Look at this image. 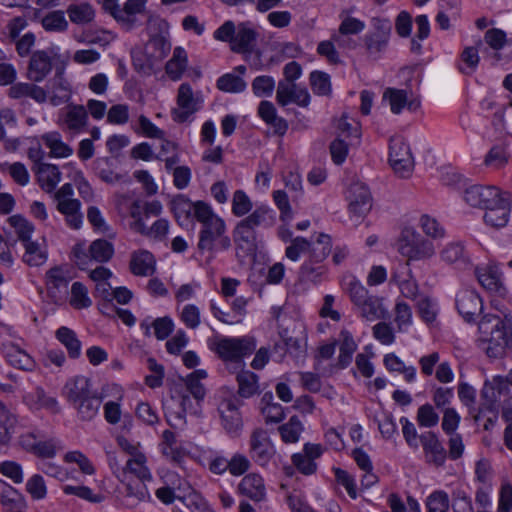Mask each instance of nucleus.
<instances>
[{"instance_id":"1","label":"nucleus","mask_w":512,"mask_h":512,"mask_svg":"<svg viewBox=\"0 0 512 512\" xmlns=\"http://www.w3.org/2000/svg\"><path fill=\"white\" fill-rule=\"evenodd\" d=\"M196 220L201 224L197 245L201 252H208L211 256H214L216 253L228 250L231 247L225 221L214 213L209 204L199 203L197 205Z\"/></svg>"},{"instance_id":"2","label":"nucleus","mask_w":512,"mask_h":512,"mask_svg":"<svg viewBox=\"0 0 512 512\" xmlns=\"http://www.w3.org/2000/svg\"><path fill=\"white\" fill-rule=\"evenodd\" d=\"M65 395L79 421L90 422L98 416L102 396L93 389L89 378L78 375L69 379L65 384Z\"/></svg>"},{"instance_id":"3","label":"nucleus","mask_w":512,"mask_h":512,"mask_svg":"<svg viewBox=\"0 0 512 512\" xmlns=\"http://www.w3.org/2000/svg\"><path fill=\"white\" fill-rule=\"evenodd\" d=\"M480 339L488 343L487 354L497 357L512 348V331L498 316H485L479 324Z\"/></svg>"},{"instance_id":"4","label":"nucleus","mask_w":512,"mask_h":512,"mask_svg":"<svg viewBox=\"0 0 512 512\" xmlns=\"http://www.w3.org/2000/svg\"><path fill=\"white\" fill-rule=\"evenodd\" d=\"M114 245L106 239H96L88 248L77 243L71 251V260L80 270H88L92 262L107 263L114 255Z\"/></svg>"},{"instance_id":"5","label":"nucleus","mask_w":512,"mask_h":512,"mask_svg":"<svg viewBox=\"0 0 512 512\" xmlns=\"http://www.w3.org/2000/svg\"><path fill=\"white\" fill-rule=\"evenodd\" d=\"M256 349L253 337H221L215 342V352L225 362L243 364V358L252 354Z\"/></svg>"},{"instance_id":"6","label":"nucleus","mask_w":512,"mask_h":512,"mask_svg":"<svg viewBox=\"0 0 512 512\" xmlns=\"http://www.w3.org/2000/svg\"><path fill=\"white\" fill-rule=\"evenodd\" d=\"M372 30L364 36V47L368 56L379 59L386 51L392 31V23L387 18L374 17L371 20Z\"/></svg>"},{"instance_id":"7","label":"nucleus","mask_w":512,"mask_h":512,"mask_svg":"<svg viewBox=\"0 0 512 512\" xmlns=\"http://www.w3.org/2000/svg\"><path fill=\"white\" fill-rule=\"evenodd\" d=\"M398 251L408 261L405 266H409L412 260H425L431 258L435 254L433 243L422 237L420 234L411 233L403 235L399 241Z\"/></svg>"},{"instance_id":"8","label":"nucleus","mask_w":512,"mask_h":512,"mask_svg":"<svg viewBox=\"0 0 512 512\" xmlns=\"http://www.w3.org/2000/svg\"><path fill=\"white\" fill-rule=\"evenodd\" d=\"M276 453L274 444L267 430L256 428L249 438V455L258 465L265 467Z\"/></svg>"},{"instance_id":"9","label":"nucleus","mask_w":512,"mask_h":512,"mask_svg":"<svg viewBox=\"0 0 512 512\" xmlns=\"http://www.w3.org/2000/svg\"><path fill=\"white\" fill-rule=\"evenodd\" d=\"M389 162L400 177L406 178L410 175L414 167V159L409 145L400 136L390 139Z\"/></svg>"},{"instance_id":"10","label":"nucleus","mask_w":512,"mask_h":512,"mask_svg":"<svg viewBox=\"0 0 512 512\" xmlns=\"http://www.w3.org/2000/svg\"><path fill=\"white\" fill-rule=\"evenodd\" d=\"M203 100L199 93H194L188 83H182L178 88L177 108L173 109L172 116L178 123L186 122L191 115L202 107Z\"/></svg>"},{"instance_id":"11","label":"nucleus","mask_w":512,"mask_h":512,"mask_svg":"<svg viewBox=\"0 0 512 512\" xmlns=\"http://www.w3.org/2000/svg\"><path fill=\"white\" fill-rule=\"evenodd\" d=\"M56 57L57 52L54 48L34 51L28 63L27 78L35 83L44 81L51 73Z\"/></svg>"},{"instance_id":"12","label":"nucleus","mask_w":512,"mask_h":512,"mask_svg":"<svg viewBox=\"0 0 512 512\" xmlns=\"http://www.w3.org/2000/svg\"><path fill=\"white\" fill-rule=\"evenodd\" d=\"M241 401L237 397L223 399L218 407L224 430L232 437H237L243 428V421L239 406Z\"/></svg>"},{"instance_id":"13","label":"nucleus","mask_w":512,"mask_h":512,"mask_svg":"<svg viewBox=\"0 0 512 512\" xmlns=\"http://www.w3.org/2000/svg\"><path fill=\"white\" fill-rule=\"evenodd\" d=\"M503 194L495 186L472 185L464 191L463 199L472 207L486 209L500 202Z\"/></svg>"},{"instance_id":"14","label":"nucleus","mask_w":512,"mask_h":512,"mask_svg":"<svg viewBox=\"0 0 512 512\" xmlns=\"http://www.w3.org/2000/svg\"><path fill=\"white\" fill-rule=\"evenodd\" d=\"M311 96L307 88L291 83L289 81H279L276 91L277 103L285 107L290 103H294L299 107H308Z\"/></svg>"},{"instance_id":"15","label":"nucleus","mask_w":512,"mask_h":512,"mask_svg":"<svg viewBox=\"0 0 512 512\" xmlns=\"http://www.w3.org/2000/svg\"><path fill=\"white\" fill-rule=\"evenodd\" d=\"M349 211L358 218L365 216L372 207L369 188L362 182H353L348 189Z\"/></svg>"},{"instance_id":"16","label":"nucleus","mask_w":512,"mask_h":512,"mask_svg":"<svg viewBox=\"0 0 512 512\" xmlns=\"http://www.w3.org/2000/svg\"><path fill=\"white\" fill-rule=\"evenodd\" d=\"M323 454V447L320 444L305 443L302 452L294 453L291 456L292 464L303 475L309 476L317 471L316 459Z\"/></svg>"},{"instance_id":"17","label":"nucleus","mask_w":512,"mask_h":512,"mask_svg":"<svg viewBox=\"0 0 512 512\" xmlns=\"http://www.w3.org/2000/svg\"><path fill=\"white\" fill-rule=\"evenodd\" d=\"M48 98L53 106L67 103L72 96V87L65 77L64 68H57L53 78L47 83Z\"/></svg>"},{"instance_id":"18","label":"nucleus","mask_w":512,"mask_h":512,"mask_svg":"<svg viewBox=\"0 0 512 512\" xmlns=\"http://www.w3.org/2000/svg\"><path fill=\"white\" fill-rule=\"evenodd\" d=\"M456 307L465 321L474 322L476 317L482 312V299L476 291L465 289L457 294Z\"/></svg>"},{"instance_id":"19","label":"nucleus","mask_w":512,"mask_h":512,"mask_svg":"<svg viewBox=\"0 0 512 512\" xmlns=\"http://www.w3.org/2000/svg\"><path fill=\"white\" fill-rule=\"evenodd\" d=\"M258 37L259 33L252 22H241L237 25L231 50L240 54L252 53L256 46Z\"/></svg>"},{"instance_id":"20","label":"nucleus","mask_w":512,"mask_h":512,"mask_svg":"<svg viewBox=\"0 0 512 512\" xmlns=\"http://www.w3.org/2000/svg\"><path fill=\"white\" fill-rule=\"evenodd\" d=\"M511 201L512 194L505 192V194L500 197V202L485 209L483 216L484 222L493 228L505 227L510 217Z\"/></svg>"},{"instance_id":"21","label":"nucleus","mask_w":512,"mask_h":512,"mask_svg":"<svg viewBox=\"0 0 512 512\" xmlns=\"http://www.w3.org/2000/svg\"><path fill=\"white\" fill-rule=\"evenodd\" d=\"M419 441L423 447L426 461L436 467L444 465L447 452L435 433L428 431L419 436Z\"/></svg>"},{"instance_id":"22","label":"nucleus","mask_w":512,"mask_h":512,"mask_svg":"<svg viewBox=\"0 0 512 512\" xmlns=\"http://www.w3.org/2000/svg\"><path fill=\"white\" fill-rule=\"evenodd\" d=\"M165 485L159 487L155 495L164 504H172L176 498L182 499L177 492H185L190 489L189 484L181 479L176 473L168 472L165 475Z\"/></svg>"},{"instance_id":"23","label":"nucleus","mask_w":512,"mask_h":512,"mask_svg":"<svg viewBox=\"0 0 512 512\" xmlns=\"http://www.w3.org/2000/svg\"><path fill=\"white\" fill-rule=\"evenodd\" d=\"M61 124L74 134L83 131L88 122V112L83 105L70 104L61 114Z\"/></svg>"},{"instance_id":"24","label":"nucleus","mask_w":512,"mask_h":512,"mask_svg":"<svg viewBox=\"0 0 512 512\" xmlns=\"http://www.w3.org/2000/svg\"><path fill=\"white\" fill-rule=\"evenodd\" d=\"M233 238L237 251H241L243 256L256 253L258 249V234L256 230L247 227L240 221L234 228Z\"/></svg>"},{"instance_id":"25","label":"nucleus","mask_w":512,"mask_h":512,"mask_svg":"<svg viewBox=\"0 0 512 512\" xmlns=\"http://www.w3.org/2000/svg\"><path fill=\"white\" fill-rule=\"evenodd\" d=\"M475 275L483 288L486 290L504 295L506 289L502 281V273L499 268L495 265H486L483 267H477L475 269Z\"/></svg>"},{"instance_id":"26","label":"nucleus","mask_w":512,"mask_h":512,"mask_svg":"<svg viewBox=\"0 0 512 512\" xmlns=\"http://www.w3.org/2000/svg\"><path fill=\"white\" fill-rule=\"evenodd\" d=\"M33 172L37 176V181L46 193H52L62 179V174L57 165L54 164H39L32 166Z\"/></svg>"},{"instance_id":"27","label":"nucleus","mask_w":512,"mask_h":512,"mask_svg":"<svg viewBox=\"0 0 512 512\" xmlns=\"http://www.w3.org/2000/svg\"><path fill=\"white\" fill-rule=\"evenodd\" d=\"M258 114L261 119L273 129V133L283 136L288 130V122L277 114L274 104L263 100L258 106Z\"/></svg>"},{"instance_id":"28","label":"nucleus","mask_w":512,"mask_h":512,"mask_svg":"<svg viewBox=\"0 0 512 512\" xmlns=\"http://www.w3.org/2000/svg\"><path fill=\"white\" fill-rule=\"evenodd\" d=\"M3 354L6 361L16 369L32 371L35 368L33 358L13 343L3 344Z\"/></svg>"},{"instance_id":"29","label":"nucleus","mask_w":512,"mask_h":512,"mask_svg":"<svg viewBox=\"0 0 512 512\" xmlns=\"http://www.w3.org/2000/svg\"><path fill=\"white\" fill-rule=\"evenodd\" d=\"M96 175L107 184L131 183L127 173H117L112 169L113 162L108 157H100L93 162Z\"/></svg>"},{"instance_id":"30","label":"nucleus","mask_w":512,"mask_h":512,"mask_svg":"<svg viewBox=\"0 0 512 512\" xmlns=\"http://www.w3.org/2000/svg\"><path fill=\"white\" fill-rule=\"evenodd\" d=\"M148 0H126L122 7L121 28L127 32L140 26L138 15L144 13Z\"/></svg>"},{"instance_id":"31","label":"nucleus","mask_w":512,"mask_h":512,"mask_svg":"<svg viewBox=\"0 0 512 512\" xmlns=\"http://www.w3.org/2000/svg\"><path fill=\"white\" fill-rule=\"evenodd\" d=\"M151 496L145 482L128 479L125 483L124 499L129 508L137 507L141 502L150 500Z\"/></svg>"},{"instance_id":"32","label":"nucleus","mask_w":512,"mask_h":512,"mask_svg":"<svg viewBox=\"0 0 512 512\" xmlns=\"http://www.w3.org/2000/svg\"><path fill=\"white\" fill-rule=\"evenodd\" d=\"M56 209L65 217L66 224L72 229H79L83 223L81 202L78 199L55 201Z\"/></svg>"},{"instance_id":"33","label":"nucleus","mask_w":512,"mask_h":512,"mask_svg":"<svg viewBox=\"0 0 512 512\" xmlns=\"http://www.w3.org/2000/svg\"><path fill=\"white\" fill-rule=\"evenodd\" d=\"M275 220L274 210L266 205H261L256 207V209L250 215L242 219L241 222L247 227L257 231L259 227H271L275 223Z\"/></svg>"},{"instance_id":"34","label":"nucleus","mask_w":512,"mask_h":512,"mask_svg":"<svg viewBox=\"0 0 512 512\" xmlns=\"http://www.w3.org/2000/svg\"><path fill=\"white\" fill-rule=\"evenodd\" d=\"M240 492L254 501H261L265 497V485L259 474L246 475L239 484Z\"/></svg>"},{"instance_id":"35","label":"nucleus","mask_w":512,"mask_h":512,"mask_svg":"<svg viewBox=\"0 0 512 512\" xmlns=\"http://www.w3.org/2000/svg\"><path fill=\"white\" fill-rule=\"evenodd\" d=\"M18 417L0 402V448L10 444Z\"/></svg>"},{"instance_id":"36","label":"nucleus","mask_w":512,"mask_h":512,"mask_svg":"<svg viewBox=\"0 0 512 512\" xmlns=\"http://www.w3.org/2000/svg\"><path fill=\"white\" fill-rule=\"evenodd\" d=\"M391 280L398 285L401 294L405 298L415 299L418 295V284L413 279L409 267L404 266L401 270L394 272Z\"/></svg>"},{"instance_id":"37","label":"nucleus","mask_w":512,"mask_h":512,"mask_svg":"<svg viewBox=\"0 0 512 512\" xmlns=\"http://www.w3.org/2000/svg\"><path fill=\"white\" fill-rule=\"evenodd\" d=\"M154 256L148 251H138L131 255L130 271L136 276H149L154 272Z\"/></svg>"},{"instance_id":"38","label":"nucleus","mask_w":512,"mask_h":512,"mask_svg":"<svg viewBox=\"0 0 512 512\" xmlns=\"http://www.w3.org/2000/svg\"><path fill=\"white\" fill-rule=\"evenodd\" d=\"M199 203L203 201L192 202L183 195L176 197L172 201V211L177 221L183 225L188 222L192 217L196 219V210Z\"/></svg>"},{"instance_id":"39","label":"nucleus","mask_w":512,"mask_h":512,"mask_svg":"<svg viewBox=\"0 0 512 512\" xmlns=\"http://www.w3.org/2000/svg\"><path fill=\"white\" fill-rule=\"evenodd\" d=\"M43 143L50 149V157L67 158L73 154V149L62 141L59 132H49L41 137Z\"/></svg>"},{"instance_id":"40","label":"nucleus","mask_w":512,"mask_h":512,"mask_svg":"<svg viewBox=\"0 0 512 512\" xmlns=\"http://www.w3.org/2000/svg\"><path fill=\"white\" fill-rule=\"evenodd\" d=\"M151 327L154 329V334L158 340L166 339L174 328V323L170 317L156 318L153 322H149L147 319L140 323V328L144 331L146 336L151 335Z\"/></svg>"},{"instance_id":"41","label":"nucleus","mask_w":512,"mask_h":512,"mask_svg":"<svg viewBox=\"0 0 512 512\" xmlns=\"http://www.w3.org/2000/svg\"><path fill=\"white\" fill-rule=\"evenodd\" d=\"M25 252L23 254V261L29 266L43 265L47 260V251L44 244L37 241L29 240L22 243Z\"/></svg>"},{"instance_id":"42","label":"nucleus","mask_w":512,"mask_h":512,"mask_svg":"<svg viewBox=\"0 0 512 512\" xmlns=\"http://www.w3.org/2000/svg\"><path fill=\"white\" fill-rule=\"evenodd\" d=\"M340 347L338 356V366L346 368L352 361V356L357 349L352 334L348 330H342L339 335Z\"/></svg>"},{"instance_id":"43","label":"nucleus","mask_w":512,"mask_h":512,"mask_svg":"<svg viewBox=\"0 0 512 512\" xmlns=\"http://www.w3.org/2000/svg\"><path fill=\"white\" fill-rule=\"evenodd\" d=\"M56 338L65 346L71 358L76 359L81 355V342L72 329L66 326L60 327L56 331Z\"/></svg>"},{"instance_id":"44","label":"nucleus","mask_w":512,"mask_h":512,"mask_svg":"<svg viewBox=\"0 0 512 512\" xmlns=\"http://www.w3.org/2000/svg\"><path fill=\"white\" fill-rule=\"evenodd\" d=\"M238 394L243 398H250L259 391L258 376L249 370H241L237 374Z\"/></svg>"},{"instance_id":"45","label":"nucleus","mask_w":512,"mask_h":512,"mask_svg":"<svg viewBox=\"0 0 512 512\" xmlns=\"http://www.w3.org/2000/svg\"><path fill=\"white\" fill-rule=\"evenodd\" d=\"M67 14L72 23L84 25L93 21L95 17V10L88 2H81L79 4H71L67 8Z\"/></svg>"},{"instance_id":"46","label":"nucleus","mask_w":512,"mask_h":512,"mask_svg":"<svg viewBox=\"0 0 512 512\" xmlns=\"http://www.w3.org/2000/svg\"><path fill=\"white\" fill-rule=\"evenodd\" d=\"M187 53L182 47H176L172 58L166 64V73L172 80H179L187 67Z\"/></svg>"},{"instance_id":"47","label":"nucleus","mask_w":512,"mask_h":512,"mask_svg":"<svg viewBox=\"0 0 512 512\" xmlns=\"http://www.w3.org/2000/svg\"><path fill=\"white\" fill-rule=\"evenodd\" d=\"M25 399L32 401L36 409H46L53 414H57L61 410L57 399L47 395L40 387L29 393Z\"/></svg>"},{"instance_id":"48","label":"nucleus","mask_w":512,"mask_h":512,"mask_svg":"<svg viewBox=\"0 0 512 512\" xmlns=\"http://www.w3.org/2000/svg\"><path fill=\"white\" fill-rule=\"evenodd\" d=\"M383 363L388 371L403 374L405 380L409 383L413 382L416 378V368L414 366H406L394 353L386 354Z\"/></svg>"},{"instance_id":"49","label":"nucleus","mask_w":512,"mask_h":512,"mask_svg":"<svg viewBox=\"0 0 512 512\" xmlns=\"http://www.w3.org/2000/svg\"><path fill=\"white\" fill-rule=\"evenodd\" d=\"M342 286L356 306H359L369 296L368 290L353 275L345 276Z\"/></svg>"},{"instance_id":"50","label":"nucleus","mask_w":512,"mask_h":512,"mask_svg":"<svg viewBox=\"0 0 512 512\" xmlns=\"http://www.w3.org/2000/svg\"><path fill=\"white\" fill-rule=\"evenodd\" d=\"M70 279L68 271L62 267H53L46 273V284L49 290L66 292Z\"/></svg>"},{"instance_id":"51","label":"nucleus","mask_w":512,"mask_h":512,"mask_svg":"<svg viewBox=\"0 0 512 512\" xmlns=\"http://www.w3.org/2000/svg\"><path fill=\"white\" fill-rule=\"evenodd\" d=\"M281 439L285 443H296L304 430L301 420L297 416H292L289 421L279 428Z\"/></svg>"},{"instance_id":"52","label":"nucleus","mask_w":512,"mask_h":512,"mask_svg":"<svg viewBox=\"0 0 512 512\" xmlns=\"http://www.w3.org/2000/svg\"><path fill=\"white\" fill-rule=\"evenodd\" d=\"M24 502L23 496L17 489L0 479V503L7 509L19 507Z\"/></svg>"},{"instance_id":"53","label":"nucleus","mask_w":512,"mask_h":512,"mask_svg":"<svg viewBox=\"0 0 512 512\" xmlns=\"http://www.w3.org/2000/svg\"><path fill=\"white\" fill-rule=\"evenodd\" d=\"M216 86L226 93H241L246 89L247 84L235 73H226L217 79Z\"/></svg>"},{"instance_id":"54","label":"nucleus","mask_w":512,"mask_h":512,"mask_svg":"<svg viewBox=\"0 0 512 512\" xmlns=\"http://www.w3.org/2000/svg\"><path fill=\"white\" fill-rule=\"evenodd\" d=\"M145 463L146 457L143 454H136L127 461L125 470L133 474L136 480L151 481L152 475Z\"/></svg>"},{"instance_id":"55","label":"nucleus","mask_w":512,"mask_h":512,"mask_svg":"<svg viewBox=\"0 0 512 512\" xmlns=\"http://www.w3.org/2000/svg\"><path fill=\"white\" fill-rule=\"evenodd\" d=\"M361 315L369 321L380 319L384 316V309L381 299L374 295H369L359 306Z\"/></svg>"},{"instance_id":"56","label":"nucleus","mask_w":512,"mask_h":512,"mask_svg":"<svg viewBox=\"0 0 512 512\" xmlns=\"http://www.w3.org/2000/svg\"><path fill=\"white\" fill-rule=\"evenodd\" d=\"M449 506V495L444 490L433 491L425 500L427 512H448Z\"/></svg>"},{"instance_id":"57","label":"nucleus","mask_w":512,"mask_h":512,"mask_svg":"<svg viewBox=\"0 0 512 512\" xmlns=\"http://www.w3.org/2000/svg\"><path fill=\"white\" fill-rule=\"evenodd\" d=\"M440 258L447 264L465 263L467 257L464 245L461 242H450L441 251Z\"/></svg>"},{"instance_id":"58","label":"nucleus","mask_w":512,"mask_h":512,"mask_svg":"<svg viewBox=\"0 0 512 512\" xmlns=\"http://www.w3.org/2000/svg\"><path fill=\"white\" fill-rule=\"evenodd\" d=\"M321 261H317L315 257L305 261L300 267V278L303 281L318 282L321 277L325 274L326 269L320 264Z\"/></svg>"},{"instance_id":"59","label":"nucleus","mask_w":512,"mask_h":512,"mask_svg":"<svg viewBox=\"0 0 512 512\" xmlns=\"http://www.w3.org/2000/svg\"><path fill=\"white\" fill-rule=\"evenodd\" d=\"M310 86L314 94L328 96L331 94L330 76L322 71H312L309 76Z\"/></svg>"},{"instance_id":"60","label":"nucleus","mask_w":512,"mask_h":512,"mask_svg":"<svg viewBox=\"0 0 512 512\" xmlns=\"http://www.w3.org/2000/svg\"><path fill=\"white\" fill-rule=\"evenodd\" d=\"M8 221L22 243L31 240V235L34 232V225L31 222L21 215H13Z\"/></svg>"},{"instance_id":"61","label":"nucleus","mask_w":512,"mask_h":512,"mask_svg":"<svg viewBox=\"0 0 512 512\" xmlns=\"http://www.w3.org/2000/svg\"><path fill=\"white\" fill-rule=\"evenodd\" d=\"M42 26L46 31L63 32L68 28V22L61 10L51 11L42 18Z\"/></svg>"},{"instance_id":"62","label":"nucleus","mask_w":512,"mask_h":512,"mask_svg":"<svg viewBox=\"0 0 512 512\" xmlns=\"http://www.w3.org/2000/svg\"><path fill=\"white\" fill-rule=\"evenodd\" d=\"M509 160V153L503 146H494L486 154L484 165L488 168L498 170L503 168Z\"/></svg>"},{"instance_id":"63","label":"nucleus","mask_w":512,"mask_h":512,"mask_svg":"<svg viewBox=\"0 0 512 512\" xmlns=\"http://www.w3.org/2000/svg\"><path fill=\"white\" fill-rule=\"evenodd\" d=\"M383 100H387L390 109L394 114H400L407 103V93L405 90L387 88L383 93Z\"/></svg>"},{"instance_id":"64","label":"nucleus","mask_w":512,"mask_h":512,"mask_svg":"<svg viewBox=\"0 0 512 512\" xmlns=\"http://www.w3.org/2000/svg\"><path fill=\"white\" fill-rule=\"evenodd\" d=\"M70 304L76 309L88 308L92 301L88 296V290L81 282H74L71 287Z\"/></svg>"}]
</instances>
